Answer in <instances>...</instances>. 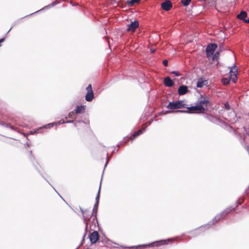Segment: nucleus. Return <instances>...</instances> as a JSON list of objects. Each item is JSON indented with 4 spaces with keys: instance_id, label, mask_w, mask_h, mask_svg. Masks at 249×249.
Masks as SVG:
<instances>
[{
    "instance_id": "obj_31",
    "label": "nucleus",
    "mask_w": 249,
    "mask_h": 249,
    "mask_svg": "<svg viewBox=\"0 0 249 249\" xmlns=\"http://www.w3.org/2000/svg\"><path fill=\"white\" fill-rule=\"evenodd\" d=\"M172 73L175 74V75L177 77H178L180 75V74L179 71H173L171 72Z\"/></svg>"
},
{
    "instance_id": "obj_30",
    "label": "nucleus",
    "mask_w": 249,
    "mask_h": 249,
    "mask_svg": "<svg viewBox=\"0 0 249 249\" xmlns=\"http://www.w3.org/2000/svg\"><path fill=\"white\" fill-rule=\"evenodd\" d=\"M224 108L226 110H230V105L229 104V103L228 102H226L224 103Z\"/></svg>"
},
{
    "instance_id": "obj_18",
    "label": "nucleus",
    "mask_w": 249,
    "mask_h": 249,
    "mask_svg": "<svg viewBox=\"0 0 249 249\" xmlns=\"http://www.w3.org/2000/svg\"><path fill=\"white\" fill-rule=\"evenodd\" d=\"M247 16V13L244 11H241L237 15V18L240 20H242L244 22V19H246L245 18Z\"/></svg>"
},
{
    "instance_id": "obj_32",
    "label": "nucleus",
    "mask_w": 249,
    "mask_h": 249,
    "mask_svg": "<svg viewBox=\"0 0 249 249\" xmlns=\"http://www.w3.org/2000/svg\"><path fill=\"white\" fill-rule=\"evenodd\" d=\"M107 158L106 162L105 164L104 169H105V168L107 167V164H108V161H109V159H110V157H109L108 156V154H107Z\"/></svg>"
},
{
    "instance_id": "obj_7",
    "label": "nucleus",
    "mask_w": 249,
    "mask_h": 249,
    "mask_svg": "<svg viewBox=\"0 0 249 249\" xmlns=\"http://www.w3.org/2000/svg\"><path fill=\"white\" fill-rule=\"evenodd\" d=\"M87 94L85 99L87 102H91L94 98V93L92 89V86L89 84L86 88Z\"/></svg>"
},
{
    "instance_id": "obj_34",
    "label": "nucleus",
    "mask_w": 249,
    "mask_h": 249,
    "mask_svg": "<svg viewBox=\"0 0 249 249\" xmlns=\"http://www.w3.org/2000/svg\"><path fill=\"white\" fill-rule=\"evenodd\" d=\"M163 64L164 66L167 67L168 65V60L167 59H164L163 61Z\"/></svg>"
},
{
    "instance_id": "obj_14",
    "label": "nucleus",
    "mask_w": 249,
    "mask_h": 249,
    "mask_svg": "<svg viewBox=\"0 0 249 249\" xmlns=\"http://www.w3.org/2000/svg\"><path fill=\"white\" fill-rule=\"evenodd\" d=\"M237 71L238 68L236 66H234L233 68L231 69L230 71V73H233L232 75L231 74L230 77H231L232 81L234 83L236 82L235 80L237 79Z\"/></svg>"
},
{
    "instance_id": "obj_26",
    "label": "nucleus",
    "mask_w": 249,
    "mask_h": 249,
    "mask_svg": "<svg viewBox=\"0 0 249 249\" xmlns=\"http://www.w3.org/2000/svg\"><path fill=\"white\" fill-rule=\"evenodd\" d=\"M204 81L203 80H198L196 83V87L197 88H202L203 86Z\"/></svg>"
},
{
    "instance_id": "obj_5",
    "label": "nucleus",
    "mask_w": 249,
    "mask_h": 249,
    "mask_svg": "<svg viewBox=\"0 0 249 249\" xmlns=\"http://www.w3.org/2000/svg\"><path fill=\"white\" fill-rule=\"evenodd\" d=\"M185 107H186L183 100L170 102L167 106V108L170 109H180Z\"/></svg>"
},
{
    "instance_id": "obj_25",
    "label": "nucleus",
    "mask_w": 249,
    "mask_h": 249,
    "mask_svg": "<svg viewBox=\"0 0 249 249\" xmlns=\"http://www.w3.org/2000/svg\"><path fill=\"white\" fill-rule=\"evenodd\" d=\"M191 0H181V2L184 6H187L189 5Z\"/></svg>"
},
{
    "instance_id": "obj_20",
    "label": "nucleus",
    "mask_w": 249,
    "mask_h": 249,
    "mask_svg": "<svg viewBox=\"0 0 249 249\" xmlns=\"http://www.w3.org/2000/svg\"><path fill=\"white\" fill-rule=\"evenodd\" d=\"M0 125L7 128H9L12 130H15L14 126L11 125L10 124H8L5 122L4 121H2L0 120Z\"/></svg>"
},
{
    "instance_id": "obj_35",
    "label": "nucleus",
    "mask_w": 249,
    "mask_h": 249,
    "mask_svg": "<svg viewBox=\"0 0 249 249\" xmlns=\"http://www.w3.org/2000/svg\"><path fill=\"white\" fill-rule=\"evenodd\" d=\"M66 123H73V124H75V120H68V121H66Z\"/></svg>"
},
{
    "instance_id": "obj_6",
    "label": "nucleus",
    "mask_w": 249,
    "mask_h": 249,
    "mask_svg": "<svg viewBox=\"0 0 249 249\" xmlns=\"http://www.w3.org/2000/svg\"><path fill=\"white\" fill-rule=\"evenodd\" d=\"M80 211L81 212V213L83 214V222L86 225V227H85V233L83 236V238H82V242L80 244V245H82L84 244V240H85V238L86 236V234H87V230H88V223L86 221V219L87 218H89V219H90V218H89V217L87 215H85L84 214L85 213H86L88 210H83L82 208H80Z\"/></svg>"
},
{
    "instance_id": "obj_12",
    "label": "nucleus",
    "mask_w": 249,
    "mask_h": 249,
    "mask_svg": "<svg viewBox=\"0 0 249 249\" xmlns=\"http://www.w3.org/2000/svg\"><path fill=\"white\" fill-rule=\"evenodd\" d=\"M178 91L179 95H183L189 92V90L187 86L181 85L178 87Z\"/></svg>"
},
{
    "instance_id": "obj_9",
    "label": "nucleus",
    "mask_w": 249,
    "mask_h": 249,
    "mask_svg": "<svg viewBox=\"0 0 249 249\" xmlns=\"http://www.w3.org/2000/svg\"><path fill=\"white\" fill-rule=\"evenodd\" d=\"M217 45L214 43H212L209 44L207 46L206 49L207 55L208 56H210V55L213 54V53H214V52L215 50H216V49L217 48Z\"/></svg>"
},
{
    "instance_id": "obj_23",
    "label": "nucleus",
    "mask_w": 249,
    "mask_h": 249,
    "mask_svg": "<svg viewBox=\"0 0 249 249\" xmlns=\"http://www.w3.org/2000/svg\"><path fill=\"white\" fill-rule=\"evenodd\" d=\"M221 82L225 85H228L230 82V79L228 78H223L221 79Z\"/></svg>"
},
{
    "instance_id": "obj_39",
    "label": "nucleus",
    "mask_w": 249,
    "mask_h": 249,
    "mask_svg": "<svg viewBox=\"0 0 249 249\" xmlns=\"http://www.w3.org/2000/svg\"><path fill=\"white\" fill-rule=\"evenodd\" d=\"M150 51L152 53H154L155 51V50H152V49H151Z\"/></svg>"
},
{
    "instance_id": "obj_13",
    "label": "nucleus",
    "mask_w": 249,
    "mask_h": 249,
    "mask_svg": "<svg viewBox=\"0 0 249 249\" xmlns=\"http://www.w3.org/2000/svg\"><path fill=\"white\" fill-rule=\"evenodd\" d=\"M161 7L162 9L166 11H168L172 7V3L171 1L166 0L161 4Z\"/></svg>"
},
{
    "instance_id": "obj_16",
    "label": "nucleus",
    "mask_w": 249,
    "mask_h": 249,
    "mask_svg": "<svg viewBox=\"0 0 249 249\" xmlns=\"http://www.w3.org/2000/svg\"><path fill=\"white\" fill-rule=\"evenodd\" d=\"M163 83L167 87H171L174 85V81L169 77H165Z\"/></svg>"
},
{
    "instance_id": "obj_37",
    "label": "nucleus",
    "mask_w": 249,
    "mask_h": 249,
    "mask_svg": "<svg viewBox=\"0 0 249 249\" xmlns=\"http://www.w3.org/2000/svg\"><path fill=\"white\" fill-rule=\"evenodd\" d=\"M244 23H249V18L244 19Z\"/></svg>"
},
{
    "instance_id": "obj_33",
    "label": "nucleus",
    "mask_w": 249,
    "mask_h": 249,
    "mask_svg": "<svg viewBox=\"0 0 249 249\" xmlns=\"http://www.w3.org/2000/svg\"><path fill=\"white\" fill-rule=\"evenodd\" d=\"M58 3V2L57 0H55L51 4H49L48 5V6L49 7H53L54 6H55V5H56Z\"/></svg>"
},
{
    "instance_id": "obj_3",
    "label": "nucleus",
    "mask_w": 249,
    "mask_h": 249,
    "mask_svg": "<svg viewBox=\"0 0 249 249\" xmlns=\"http://www.w3.org/2000/svg\"><path fill=\"white\" fill-rule=\"evenodd\" d=\"M170 241V239H168L166 240H161L160 241H157L154 242L153 243L148 244V245H145V244L135 246H132V247H129V248L139 249H142V248H144L147 247H153L154 246L159 247V246H162L163 245L168 244Z\"/></svg>"
},
{
    "instance_id": "obj_38",
    "label": "nucleus",
    "mask_w": 249,
    "mask_h": 249,
    "mask_svg": "<svg viewBox=\"0 0 249 249\" xmlns=\"http://www.w3.org/2000/svg\"><path fill=\"white\" fill-rule=\"evenodd\" d=\"M25 145L27 147H29L30 146V145L29 144V143L27 142H26L25 144Z\"/></svg>"
},
{
    "instance_id": "obj_40",
    "label": "nucleus",
    "mask_w": 249,
    "mask_h": 249,
    "mask_svg": "<svg viewBox=\"0 0 249 249\" xmlns=\"http://www.w3.org/2000/svg\"><path fill=\"white\" fill-rule=\"evenodd\" d=\"M115 149H114L112 151V154L115 152Z\"/></svg>"
},
{
    "instance_id": "obj_42",
    "label": "nucleus",
    "mask_w": 249,
    "mask_h": 249,
    "mask_svg": "<svg viewBox=\"0 0 249 249\" xmlns=\"http://www.w3.org/2000/svg\"><path fill=\"white\" fill-rule=\"evenodd\" d=\"M117 147H120V145H119V144H118V145H117Z\"/></svg>"
},
{
    "instance_id": "obj_15",
    "label": "nucleus",
    "mask_w": 249,
    "mask_h": 249,
    "mask_svg": "<svg viewBox=\"0 0 249 249\" xmlns=\"http://www.w3.org/2000/svg\"><path fill=\"white\" fill-rule=\"evenodd\" d=\"M145 129L146 127H144L142 128L139 129L138 131H136L130 136V139L132 140L135 139L136 137L143 133V132L145 131Z\"/></svg>"
},
{
    "instance_id": "obj_29",
    "label": "nucleus",
    "mask_w": 249,
    "mask_h": 249,
    "mask_svg": "<svg viewBox=\"0 0 249 249\" xmlns=\"http://www.w3.org/2000/svg\"><path fill=\"white\" fill-rule=\"evenodd\" d=\"M81 122H82V123H84V124H89V121H88L87 122H84V121H81V120H75V123L74 124V125H75V127H76V126H77V125H76V124H77V123H81Z\"/></svg>"
},
{
    "instance_id": "obj_44",
    "label": "nucleus",
    "mask_w": 249,
    "mask_h": 249,
    "mask_svg": "<svg viewBox=\"0 0 249 249\" xmlns=\"http://www.w3.org/2000/svg\"><path fill=\"white\" fill-rule=\"evenodd\" d=\"M245 193H247V190L245 191Z\"/></svg>"
},
{
    "instance_id": "obj_11",
    "label": "nucleus",
    "mask_w": 249,
    "mask_h": 249,
    "mask_svg": "<svg viewBox=\"0 0 249 249\" xmlns=\"http://www.w3.org/2000/svg\"><path fill=\"white\" fill-rule=\"evenodd\" d=\"M139 23L138 20H135L128 25L127 31L128 32H134L136 29L139 27Z\"/></svg>"
},
{
    "instance_id": "obj_27",
    "label": "nucleus",
    "mask_w": 249,
    "mask_h": 249,
    "mask_svg": "<svg viewBox=\"0 0 249 249\" xmlns=\"http://www.w3.org/2000/svg\"><path fill=\"white\" fill-rule=\"evenodd\" d=\"M51 7H49V6H48V5H47V6H45L44 7H43V8H42L41 9H40V10H38V11H36V12H35L34 13L30 14L29 16L32 15H33V14H35L36 13H37V12L40 11L44 10L47 9H49V8H50ZM28 16H29V15H28ZM26 17H28V16H27Z\"/></svg>"
},
{
    "instance_id": "obj_2",
    "label": "nucleus",
    "mask_w": 249,
    "mask_h": 249,
    "mask_svg": "<svg viewBox=\"0 0 249 249\" xmlns=\"http://www.w3.org/2000/svg\"><path fill=\"white\" fill-rule=\"evenodd\" d=\"M244 197H240L236 201V205L235 207L230 206L227 208L225 210L217 214L212 220L209 221L207 224L200 226L195 230V232H199L200 231H203L206 228H209L208 226H212L215 223L220 221L221 219L224 218L231 211L234 210L235 208L239 205H241L244 201Z\"/></svg>"
},
{
    "instance_id": "obj_4",
    "label": "nucleus",
    "mask_w": 249,
    "mask_h": 249,
    "mask_svg": "<svg viewBox=\"0 0 249 249\" xmlns=\"http://www.w3.org/2000/svg\"><path fill=\"white\" fill-rule=\"evenodd\" d=\"M101 182H102V180L100 181V184L99 188V190H98V191L96 197L95 198V204L94 205V207H93V210H92V213L91 215H88V216L89 217V218H91V216H93L94 215V213L95 218H94V220L96 219V222H97V223H98V220H97V209H98V205H99V199H100V189H101Z\"/></svg>"
},
{
    "instance_id": "obj_43",
    "label": "nucleus",
    "mask_w": 249,
    "mask_h": 249,
    "mask_svg": "<svg viewBox=\"0 0 249 249\" xmlns=\"http://www.w3.org/2000/svg\"><path fill=\"white\" fill-rule=\"evenodd\" d=\"M248 151H249V148H248Z\"/></svg>"
},
{
    "instance_id": "obj_24",
    "label": "nucleus",
    "mask_w": 249,
    "mask_h": 249,
    "mask_svg": "<svg viewBox=\"0 0 249 249\" xmlns=\"http://www.w3.org/2000/svg\"><path fill=\"white\" fill-rule=\"evenodd\" d=\"M68 117L69 118H71V119H75L76 118V117H75V111H71L70 112L69 114H68ZM66 119L67 118V117H66L65 118Z\"/></svg>"
},
{
    "instance_id": "obj_8",
    "label": "nucleus",
    "mask_w": 249,
    "mask_h": 249,
    "mask_svg": "<svg viewBox=\"0 0 249 249\" xmlns=\"http://www.w3.org/2000/svg\"><path fill=\"white\" fill-rule=\"evenodd\" d=\"M65 123H66V121H65L64 120H63V119L60 120L59 121H58L56 123H50L45 125H44L43 126L40 127L38 129H37L36 131H35L34 132L37 133L38 132V131L40 129H41L42 128H46V129L50 128L51 127H53L54 125H60L61 124H65Z\"/></svg>"
},
{
    "instance_id": "obj_36",
    "label": "nucleus",
    "mask_w": 249,
    "mask_h": 249,
    "mask_svg": "<svg viewBox=\"0 0 249 249\" xmlns=\"http://www.w3.org/2000/svg\"><path fill=\"white\" fill-rule=\"evenodd\" d=\"M175 111H174L173 112H175ZM172 112V111H171V110H166V111H165V112H164V114H167V113H171V112Z\"/></svg>"
},
{
    "instance_id": "obj_41",
    "label": "nucleus",
    "mask_w": 249,
    "mask_h": 249,
    "mask_svg": "<svg viewBox=\"0 0 249 249\" xmlns=\"http://www.w3.org/2000/svg\"><path fill=\"white\" fill-rule=\"evenodd\" d=\"M11 30V29L8 31H7V34L9 32V31Z\"/></svg>"
},
{
    "instance_id": "obj_22",
    "label": "nucleus",
    "mask_w": 249,
    "mask_h": 249,
    "mask_svg": "<svg viewBox=\"0 0 249 249\" xmlns=\"http://www.w3.org/2000/svg\"><path fill=\"white\" fill-rule=\"evenodd\" d=\"M141 0H131L127 2V5L128 6H132L135 3H139Z\"/></svg>"
},
{
    "instance_id": "obj_21",
    "label": "nucleus",
    "mask_w": 249,
    "mask_h": 249,
    "mask_svg": "<svg viewBox=\"0 0 249 249\" xmlns=\"http://www.w3.org/2000/svg\"><path fill=\"white\" fill-rule=\"evenodd\" d=\"M222 51L221 49L220 48L216 52V53L214 54V55L213 56V60H217L219 56L220 55V52Z\"/></svg>"
},
{
    "instance_id": "obj_17",
    "label": "nucleus",
    "mask_w": 249,
    "mask_h": 249,
    "mask_svg": "<svg viewBox=\"0 0 249 249\" xmlns=\"http://www.w3.org/2000/svg\"><path fill=\"white\" fill-rule=\"evenodd\" d=\"M85 111V106H78L74 109L75 113L76 114H80L84 113Z\"/></svg>"
},
{
    "instance_id": "obj_28",
    "label": "nucleus",
    "mask_w": 249,
    "mask_h": 249,
    "mask_svg": "<svg viewBox=\"0 0 249 249\" xmlns=\"http://www.w3.org/2000/svg\"><path fill=\"white\" fill-rule=\"evenodd\" d=\"M29 158L30 160L31 161L33 162V160H35V158H34V157L33 156V155L32 154V151H29Z\"/></svg>"
},
{
    "instance_id": "obj_1",
    "label": "nucleus",
    "mask_w": 249,
    "mask_h": 249,
    "mask_svg": "<svg viewBox=\"0 0 249 249\" xmlns=\"http://www.w3.org/2000/svg\"><path fill=\"white\" fill-rule=\"evenodd\" d=\"M211 103L209 98L206 95H201L195 106L187 107L186 110L178 109L175 110L176 113H193L196 111L203 113L208 107L210 106Z\"/></svg>"
},
{
    "instance_id": "obj_19",
    "label": "nucleus",
    "mask_w": 249,
    "mask_h": 249,
    "mask_svg": "<svg viewBox=\"0 0 249 249\" xmlns=\"http://www.w3.org/2000/svg\"><path fill=\"white\" fill-rule=\"evenodd\" d=\"M205 118L213 123H216L218 121V118L214 117V116L211 114H207L205 115Z\"/></svg>"
},
{
    "instance_id": "obj_10",
    "label": "nucleus",
    "mask_w": 249,
    "mask_h": 249,
    "mask_svg": "<svg viewBox=\"0 0 249 249\" xmlns=\"http://www.w3.org/2000/svg\"><path fill=\"white\" fill-rule=\"evenodd\" d=\"M89 240L92 244L96 243L99 239V235L97 231H94L89 236Z\"/></svg>"
}]
</instances>
